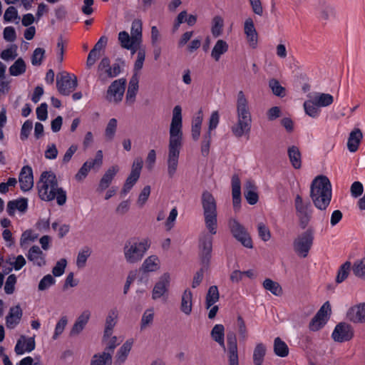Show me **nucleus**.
Returning <instances> with one entry per match:
<instances>
[{
	"instance_id": "f257e3e1",
	"label": "nucleus",
	"mask_w": 365,
	"mask_h": 365,
	"mask_svg": "<svg viewBox=\"0 0 365 365\" xmlns=\"http://www.w3.org/2000/svg\"><path fill=\"white\" fill-rule=\"evenodd\" d=\"M204 222L206 229L210 233H202L199 239V258L201 264L208 267L212 251V237L217 231V201L209 191H204L201 196Z\"/></svg>"
},
{
	"instance_id": "f03ea898",
	"label": "nucleus",
	"mask_w": 365,
	"mask_h": 365,
	"mask_svg": "<svg viewBox=\"0 0 365 365\" xmlns=\"http://www.w3.org/2000/svg\"><path fill=\"white\" fill-rule=\"evenodd\" d=\"M182 139V108L180 106H175L173 109L172 119L169 128V140L166 158L167 175L170 179L175 177L178 173Z\"/></svg>"
},
{
	"instance_id": "7ed1b4c3",
	"label": "nucleus",
	"mask_w": 365,
	"mask_h": 365,
	"mask_svg": "<svg viewBox=\"0 0 365 365\" xmlns=\"http://www.w3.org/2000/svg\"><path fill=\"white\" fill-rule=\"evenodd\" d=\"M36 187L41 200L46 202L56 200L60 206L66 204V192L59 185L56 176L53 172H43L37 182Z\"/></svg>"
},
{
	"instance_id": "20e7f679",
	"label": "nucleus",
	"mask_w": 365,
	"mask_h": 365,
	"mask_svg": "<svg viewBox=\"0 0 365 365\" xmlns=\"http://www.w3.org/2000/svg\"><path fill=\"white\" fill-rule=\"evenodd\" d=\"M237 121L231 127L232 134L237 138L249 134L251 129L252 115L247 96L240 91L236 96Z\"/></svg>"
},
{
	"instance_id": "39448f33",
	"label": "nucleus",
	"mask_w": 365,
	"mask_h": 365,
	"mask_svg": "<svg viewBox=\"0 0 365 365\" xmlns=\"http://www.w3.org/2000/svg\"><path fill=\"white\" fill-rule=\"evenodd\" d=\"M310 197L317 209L324 210L327 208L331 200V185L327 177L319 175L313 180Z\"/></svg>"
},
{
	"instance_id": "423d86ee",
	"label": "nucleus",
	"mask_w": 365,
	"mask_h": 365,
	"mask_svg": "<svg viewBox=\"0 0 365 365\" xmlns=\"http://www.w3.org/2000/svg\"><path fill=\"white\" fill-rule=\"evenodd\" d=\"M150 246V242L147 239L137 237L128 239L123 247L125 262L129 264H138L143 259Z\"/></svg>"
},
{
	"instance_id": "0eeeda50",
	"label": "nucleus",
	"mask_w": 365,
	"mask_h": 365,
	"mask_svg": "<svg viewBox=\"0 0 365 365\" xmlns=\"http://www.w3.org/2000/svg\"><path fill=\"white\" fill-rule=\"evenodd\" d=\"M334 102V97L329 93L313 92L307 96L303 107L305 113L312 118H317L321 113V108L327 107Z\"/></svg>"
},
{
	"instance_id": "6e6552de",
	"label": "nucleus",
	"mask_w": 365,
	"mask_h": 365,
	"mask_svg": "<svg viewBox=\"0 0 365 365\" xmlns=\"http://www.w3.org/2000/svg\"><path fill=\"white\" fill-rule=\"evenodd\" d=\"M137 44L143 42V26L140 19H135L131 24L130 35L125 31H120L118 34V41L119 43L127 45L128 41Z\"/></svg>"
},
{
	"instance_id": "1a4fd4ad",
	"label": "nucleus",
	"mask_w": 365,
	"mask_h": 365,
	"mask_svg": "<svg viewBox=\"0 0 365 365\" xmlns=\"http://www.w3.org/2000/svg\"><path fill=\"white\" fill-rule=\"evenodd\" d=\"M228 227L232 236L244 247L249 249L253 247L252 240L250 234L238 220L235 218L230 219Z\"/></svg>"
},
{
	"instance_id": "9d476101",
	"label": "nucleus",
	"mask_w": 365,
	"mask_h": 365,
	"mask_svg": "<svg viewBox=\"0 0 365 365\" xmlns=\"http://www.w3.org/2000/svg\"><path fill=\"white\" fill-rule=\"evenodd\" d=\"M77 86L78 79L74 74L62 72L57 75L56 88L61 95L69 96Z\"/></svg>"
},
{
	"instance_id": "9b49d317",
	"label": "nucleus",
	"mask_w": 365,
	"mask_h": 365,
	"mask_svg": "<svg viewBox=\"0 0 365 365\" xmlns=\"http://www.w3.org/2000/svg\"><path fill=\"white\" fill-rule=\"evenodd\" d=\"M172 277L170 273H163L155 282L151 292L152 299H165L168 296Z\"/></svg>"
},
{
	"instance_id": "f8f14e48",
	"label": "nucleus",
	"mask_w": 365,
	"mask_h": 365,
	"mask_svg": "<svg viewBox=\"0 0 365 365\" xmlns=\"http://www.w3.org/2000/svg\"><path fill=\"white\" fill-rule=\"evenodd\" d=\"M314 234L311 230H307L299 235L293 242L294 252L301 257H306L312 247Z\"/></svg>"
},
{
	"instance_id": "ddd939ff",
	"label": "nucleus",
	"mask_w": 365,
	"mask_h": 365,
	"mask_svg": "<svg viewBox=\"0 0 365 365\" xmlns=\"http://www.w3.org/2000/svg\"><path fill=\"white\" fill-rule=\"evenodd\" d=\"M120 73V65L118 63H115L110 66V59L108 57L103 58L98 66V78L102 81L116 77Z\"/></svg>"
},
{
	"instance_id": "4468645a",
	"label": "nucleus",
	"mask_w": 365,
	"mask_h": 365,
	"mask_svg": "<svg viewBox=\"0 0 365 365\" xmlns=\"http://www.w3.org/2000/svg\"><path fill=\"white\" fill-rule=\"evenodd\" d=\"M125 83L126 81L123 78L115 80L112 82L106 93V101L114 104L119 103L122 101L125 93Z\"/></svg>"
},
{
	"instance_id": "2eb2a0df",
	"label": "nucleus",
	"mask_w": 365,
	"mask_h": 365,
	"mask_svg": "<svg viewBox=\"0 0 365 365\" xmlns=\"http://www.w3.org/2000/svg\"><path fill=\"white\" fill-rule=\"evenodd\" d=\"M46 254L37 245L32 246L26 254V257L34 266L42 267L46 264Z\"/></svg>"
},
{
	"instance_id": "dca6fc26",
	"label": "nucleus",
	"mask_w": 365,
	"mask_h": 365,
	"mask_svg": "<svg viewBox=\"0 0 365 365\" xmlns=\"http://www.w3.org/2000/svg\"><path fill=\"white\" fill-rule=\"evenodd\" d=\"M23 316V311L19 304L10 307L6 316V326L9 329L16 328L20 323Z\"/></svg>"
},
{
	"instance_id": "f3484780",
	"label": "nucleus",
	"mask_w": 365,
	"mask_h": 365,
	"mask_svg": "<svg viewBox=\"0 0 365 365\" xmlns=\"http://www.w3.org/2000/svg\"><path fill=\"white\" fill-rule=\"evenodd\" d=\"M244 32L249 46L255 48L257 46L258 35L255 27L254 21L251 18H247L244 23Z\"/></svg>"
},
{
	"instance_id": "a211bd4d",
	"label": "nucleus",
	"mask_w": 365,
	"mask_h": 365,
	"mask_svg": "<svg viewBox=\"0 0 365 365\" xmlns=\"http://www.w3.org/2000/svg\"><path fill=\"white\" fill-rule=\"evenodd\" d=\"M36 342L34 337H26L22 335L17 340L14 351L17 355H22L26 352H31L34 350Z\"/></svg>"
},
{
	"instance_id": "6ab92c4d",
	"label": "nucleus",
	"mask_w": 365,
	"mask_h": 365,
	"mask_svg": "<svg viewBox=\"0 0 365 365\" xmlns=\"http://www.w3.org/2000/svg\"><path fill=\"white\" fill-rule=\"evenodd\" d=\"M21 189L23 191H29L34 186V178L32 169L29 166H24L19 177Z\"/></svg>"
},
{
	"instance_id": "aec40b11",
	"label": "nucleus",
	"mask_w": 365,
	"mask_h": 365,
	"mask_svg": "<svg viewBox=\"0 0 365 365\" xmlns=\"http://www.w3.org/2000/svg\"><path fill=\"white\" fill-rule=\"evenodd\" d=\"M351 327L345 323L337 324L332 333V338L334 341L342 342L348 341L352 337Z\"/></svg>"
},
{
	"instance_id": "412c9836",
	"label": "nucleus",
	"mask_w": 365,
	"mask_h": 365,
	"mask_svg": "<svg viewBox=\"0 0 365 365\" xmlns=\"http://www.w3.org/2000/svg\"><path fill=\"white\" fill-rule=\"evenodd\" d=\"M346 317L354 323H365V302L350 307Z\"/></svg>"
},
{
	"instance_id": "4be33fe9",
	"label": "nucleus",
	"mask_w": 365,
	"mask_h": 365,
	"mask_svg": "<svg viewBox=\"0 0 365 365\" xmlns=\"http://www.w3.org/2000/svg\"><path fill=\"white\" fill-rule=\"evenodd\" d=\"M193 307V294L190 288L184 289L180 297V311L185 314L189 316L192 312Z\"/></svg>"
},
{
	"instance_id": "5701e85b",
	"label": "nucleus",
	"mask_w": 365,
	"mask_h": 365,
	"mask_svg": "<svg viewBox=\"0 0 365 365\" xmlns=\"http://www.w3.org/2000/svg\"><path fill=\"white\" fill-rule=\"evenodd\" d=\"M91 317V312L88 310L83 311L76 319L71 331V336H78L86 327Z\"/></svg>"
},
{
	"instance_id": "b1692460",
	"label": "nucleus",
	"mask_w": 365,
	"mask_h": 365,
	"mask_svg": "<svg viewBox=\"0 0 365 365\" xmlns=\"http://www.w3.org/2000/svg\"><path fill=\"white\" fill-rule=\"evenodd\" d=\"M118 171L119 167L118 165H112L107 169L99 181L98 190L103 192L106 190L111 184Z\"/></svg>"
},
{
	"instance_id": "393cba45",
	"label": "nucleus",
	"mask_w": 365,
	"mask_h": 365,
	"mask_svg": "<svg viewBox=\"0 0 365 365\" xmlns=\"http://www.w3.org/2000/svg\"><path fill=\"white\" fill-rule=\"evenodd\" d=\"M120 341L118 338L113 335V331L103 330V334L102 337V344L105 347L103 351H108L113 355V352L115 349L120 344Z\"/></svg>"
},
{
	"instance_id": "a878e982",
	"label": "nucleus",
	"mask_w": 365,
	"mask_h": 365,
	"mask_svg": "<svg viewBox=\"0 0 365 365\" xmlns=\"http://www.w3.org/2000/svg\"><path fill=\"white\" fill-rule=\"evenodd\" d=\"M133 346V339H129L126 340L121 346L118 349L115 356V364L122 365L123 364L132 349Z\"/></svg>"
},
{
	"instance_id": "bb28decb",
	"label": "nucleus",
	"mask_w": 365,
	"mask_h": 365,
	"mask_svg": "<svg viewBox=\"0 0 365 365\" xmlns=\"http://www.w3.org/2000/svg\"><path fill=\"white\" fill-rule=\"evenodd\" d=\"M228 363H238L239 356L237 351V339L234 333H230L227 336Z\"/></svg>"
},
{
	"instance_id": "cd10ccee",
	"label": "nucleus",
	"mask_w": 365,
	"mask_h": 365,
	"mask_svg": "<svg viewBox=\"0 0 365 365\" xmlns=\"http://www.w3.org/2000/svg\"><path fill=\"white\" fill-rule=\"evenodd\" d=\"M140 269L144 273L156 272L160 269V259L157 255H150L145 259Z\"/></svg>"
},
{
	"instance_id": "c85d7f7f",
	"label": "nucleus",
	"mask_w": 365,
	"mask_h": 365,
	"mask_svg": "<svg viewBox=\"0 0 365 365\" xmlns=\"http://www.w3.org/2000/svg\"><path fill=\"white\" fill-rule=\"evenodd\" d=\"M139 88V79L136 76H132L125 94V103L128 106L133 105L135 101L136 95Z\"/></svg>"
},
{
	"instance_id": "c756f323",
	"label": "nucleus",
	"mask_w": 365,
	"mask_h": 365,
	"mask_svg": "<svg viewBox=\"0 0 365 365\" xmlns=\"http://www.w3.org/2000/svg\"><path fill=\"white\" fill-rule=\"evenodd\" d=\"M232 196L234 209L238 210L241 203V183L237 175L232 178Z\"/></svg>"
},
{
	"instance_id": "7c9ffc66",
	"label": "nucleus",
	"mask_w": 365,
	"mask_h": 365,
	"mask_svg": "<svg viewBox=\"0 0 365 365\" xmlns=\"http://www.w3.org/2000/svg\"><path fill=\"white\" fill-rule=\"evenodd\" d=\"M363 138V134L360 129L354 128L349 134L347 140V148L351 153L356 152Z\"/></svg>"
},
{
	"instance_id": "2f4dec72",
	"label": "nucleus",
	"mask_w": 365,
	"mask_h": 365,
	"mask_svg": "<svg viewBox=\"0 0 365 365\" xmlns=\"http://www.w3.org/2000/svg\"><path fill=\"white\" fill-rule=\"evenodd\" d=\"M28 208V201L25 198L9 201L7 204L6 211L10 216H13L16 210L24 213Z\"/></svg>"
},
{
	"instance_id": "473e14b6",
	"label": "nucleus",
	"mask_w": 365,
	"mask_h": 365,
	"mask_svg": "<svg viewBox=\"0 0 365 365\" xmlns=\"http://www.w3.org/2000/svg\"><path fill=\"white\" fill-rule=\"evenodd\" d=\"M245 197L250 205H255L258 201L257 187L252 180H247L245 185Z\"/></svg>"
},
{
	"instance_id": "72a5a7b5",
	"label": "nucleus",
	"mask_w": 365,
	"mask_h": 365,
	"mask_svg": "<svg viewBox=\"0 0 365 365\" xmlns=\"http://www.w3.org/2000/svg\"><path fill=\"white\" fill-rule=\"evenodd\" d=\"M228 49L227 42L223 39H218L211 51L210 56L215 61H218L221 56L228 51Z\"/></svg>"
},
{
	"instance_id": "f704fd0d",
	"label": "nucleus",
	"mask_w": 365,
	"mask_h": 365,
	"mask_svg": "<svg viewBox=\"0 0 365 365\" xmlns=\"http://www.w3.org/2000/svg\"><path fill=\"white\" fill-rule=\"evenodd\" d=\"M119 311L116 307H113L108 310L106 319L103 330L113 331L115 325L118 322Z\"/></svg>"
},
{
	"instance_id": "c9c22d12",
	"label": "nucleus",
	"mask_w": 365,
	"mask_h": 365,
	"mask_svg": "<svg viewBox=\"0 0 365 365\" xmlns=\"http://www.w3.org/2000/svg\"><path fill=\"white\" fill-rule=\"evenodd\" d=\"M111 353L108 351H101L95 354L91 359L90 365H111Z\"/></svg>"
},
{
	"instance_id": "e433bc0d",
	"label": "nucleus",
	"mask_w": 365,
	"mask_h": 365,
	"mask_svg": "<svg viewBox=\"0 0 365 365\" xmlns=\"http://www.w3.org/2000/svg\"><path fill=\"white\" fill-rule=\"evenodd\" d=\"M289 161L295 169H299L302 167V155L299 149L294 145L290 146L287 150Z\"/></svg>"
},
{
	"instance_id": "4c0bfd02",
	"label": "nucleus",
	"mask_w": 365,
	"mask_h": 365,
	"mask_svg": "<svg viewBox=\"0 0 365 365\" xmlns=\"http://www.w3.org/2000/svg\"><path fill=\"white\" fill-rule=\"evenodd\" d=\"M202 120V111L199 110L192 120V137L195 140L200 138Z\"/></svg>"
},
{
	"instance_id": "58836bf2",
	"label": "nucleus",
	"mask_w": 365,
	"mask_h": 365,
	"mask_svg": "<svg viewBox=\"0 0 365 365\" xmlns=\"http://www.w3.org/2000/svg\"><path fill=\"white\" fill-rule=\"evenodd\" d=\"M212 339L225 348V328L222 324H216L211 331Z\"/></svg>"
},
{
	"instance_id": "ea45409f",
	"label": "nucleus",
	"mask_w": 365,
	"mask_h": 365,
	"mask_svg": "<svg viewBox=\"0 0 365 365\" xmlns=\"http://www.w3.org/2000/svg\"><path fill=\"white\" fill-rule=\"evenodd\" d=\"M26 70V64L23 58H19L9 68V74L19 76L24 74Z\"/></svg>"
},
{
	"instance_id": "a19ab883",
	"label": "nucleus",
	"mask_w": 365,
	"mask_h": 365,
	"mask_svg": "<svg viewBox=\"0 0 365 365\" xmlns=\"http://www.w3.org/2000/svg\"><path fill=\"white\" fill-rule=\"evenodd\" d=\"M224 19L220 16H215L212 19L211 33L213 37L217 38L223 33Z\"/></svg>"
},
{
	"instance_id": "79ce46f5",
	"label": "nucleus",
	"mask_w": 365,
	"mask_h": 365,
	"mask_svg": "<svg viewBox=\"0 0 365 365\" xmlns=\"http://www.w3.org/2000/svg\"><path fill=\"white\" fill-rule=\"evenodd\" d=\"M220 298L219 291L217 286H211L207 291L205 299V306L207 309L215 304Z\"/></svg>"
},
{
	"instance_id": "37998d69",
	"label": "nucleus",
	"mask_w": 365,
	"mask_h": 365,
	"mask_svg": "<svg viewBox=\"0 0 365 365\" xmlns=\"http://www.w3.org/2000/svg\"><path fill=\"white\" fill-rule=\"evenodd\" d=\"M154 314L155 312L153 308H149L145 310L140 320L141 330H144L153 324L154 320Z\"/></svg>"
},
{
	"instance_id": "c03bdc74",
	"label": "nucleus",
	"mask_w": 365,
	"mask_h": 365,
	"mask_svg": "<svg viewBox=\"0 0 365 365\" xmlns=\"http://www.w3.org/2000/svg\"><path fill=\"white\" fill-rule=\"evenodd\" d=\"M266 353V347L265 346L262 344H257L256 346L255 347L254 351H253V364L254 365H262L264 357Z\"/></svg>"
},
{
	"instance_id": "a18cd8bd",
	"label": "nucleus",
	"mask_w": 365,
	"mask_h": 365,
	"mask_svg": "<svg viewBox=\"0 0 365 365\" xmlns=\"http://www.w3.org/2000/svg\"><path fill=\"white\" fill-rule=\"evenodd\" d=\"M274 351L278 356L285 357L289 354V348L284 341L277 337L274 341Z\"/></svg>"
},
{
	"instance_id": "49530a36",
	"label": "nucleus",
	"mask_w": 365,
	"mask_h": 365,
	"mask_svg": "<svg viewBox=\"0 0 365 365\" xmlns=\"http://www.w3.org/2000/svg\"><path fill=\"white\" fill-rule=\"evenodd\" d=\"M38 238V235L31 230L24 231L20 238V246L26 248Z\"/></svg>"
},
{
	"instance_id": "de8ad7c7",
	"label": "nucleus",
	"mask_w": 365,
	"mask_h": 365,
	"mask_svg": "<svg viewBox=\"0 0 365 365\" xmlns=\"http://www.w3.org/2000/svg\"><path fill=\"white\" fill-rule=\"evenodd\" d=\"M145 58V50L140 49L138 51L136 60L133 66V75L136 76L137 78L139 79L140 71L143 66V63Z\"/></svg>"
},
{
	"instance_id": "09e8293b",
	"label": "nucleus",
	"mask_w": 365,
	"mask_h": 365,
	"mask_svg": "<svg viewBox=\"0 0 365 365\" xmlns=\"http://www.w3.org/2000/svg\"><path fill=\"white\" fill-rule=\"evenodd\" d=\"M262 285L266 290L269 291L275 296H280L282 294V289L279 284L270 279H266Z\"/></svg>"
},
{
	"instance_id": "8fccbe9b",
	"label": "nucleus",
	"mask_w": 365,
	"mask_h": 365,
	"mask_svg": "<svg viewBox=\"0 0 365 365\" xmlns=\"http://www.w3.org/2000/svg\"><path fill=\"white\" fill-rule=\"evenodd\" d=\"M118 126V121L115 118H111L108 120L105 129V138L107 140H112L115 135Z\"/></svg>"
},
{
	"instance_id": "3c124183",
	"label": "nucleus",
	"mask_w": 365,
	"mask_h": 365,
	"mask_svg": "<svg viewBox=\"0 0 365 365\" xmlns=\"http://www.w3.org/2000/svg\"><path fill=\"white\" fill-rule=\"evenodd\" d=\"M351 262L349 261L344 262L343 264L340 266L336 277V283H341L348 277L351 269Z\"/></svg>"
},
{
	"instance_id": "603ef678",
	"label": "nucleus",
	"mask_w": 365,
	"mask_h": 365,
	"mask_svg": "<svg viewBox=\"0 0 365 365\" xmlns=\"http://www.w3.org/2000/svg\"><path fill=\"white\" fill-rule=\"evenodd\" d=\"M91 249L88 247H84L79 251L76 258V266L78 268L81 269L86 266L87 259L91 255Z\"/></svg>"
},
{
	"instance_id": "864d4df0",
	"label": "nucleus",
	"mask_w": 365,
	"mask_h": 365,
	"mask_svg": "<svg viewBox=\"0 0 365 365\" xmlns=\"http://www.w3.org/2000/svg\"><path fill=\"white\" fill-rule=\"evenodd\" d=\"M55 278L50 274L45 275L38 284L39 291H45L56 284Z\"/></svg>"
},
{
	"instance_id": "5fc2aeb1",
	"label": "nucleus",
	"mask_w": 365,
	"mask_h": 365,
	"mask_svg": "<svg viewBox=\"0 0 365 365\" xmlns=\"http://www.w3.org/2000/svg\"><path fill=\"white\" fill-rule=\"evenodd\" d=\"M67 324H68L67 317L63 316L59 319V320L57 322V323L55 326L54 332H53V334L52 336V339L53 340L57 339L59 337V336L62 334Z\"/></svg>"
},
{
	"instance_id": "6e6d98bb",
	"label": "nucleus",
	"mask_w": 365,
	"mask_h": 365,
	"mask_svg": "<svg viewBox=\"0 0 365 365\" xmlns=\"http://www.w3.org/2000/svg\"><path fill=\"white\" fill-rule=\"evenodd\" d=\"M259 237L263 242H267L271 239L272 235L269 228L263 222H259L257 225Z\"/></svg>"
},
{
	"instance_id": "4d7b16f0",
	"label": "nucleus",
	"mask_w": 365,
	"mask_h": 365,
	"mask_svg": "<svg viewBox=\"0 0 365 365\" xmlns=\"http://www.w3.org/2000/svg\"><path fill=\"white\" fill-rule=\"evenodd\" d=\"M8 263L16 270H20L26 263L23 255L13 256L9 258Z\"/></svg>"
},
{
	"instance_id": "13d9d810",
	"label": "nucleus",
	"mask_w": 365,
	"mask_h": 365,
	"mask_svg": "<svg viewBox=\"0 0 365 365\" xmlns=\"http://www.w3.org/2000/svg\"><path fill=\"white\" fill-rule=\"evenodd\" d=\"M151 188L150 185H145L140 191L136 204L139 207H143L147 202L150 195Z\"/></svg>"
},
{
	"instance_id": "bf43d9fd",
	"label": "nucleus",
	"mask_w": 365,
	"mask_h": 365,
	"mask_svg": "<svg viewBox=\"0 0 365 365\" xmlns=\"http://www.w3.org/2000/svg\"><path fill=\"white\" fill-rule=\"evenodd\" d=\"M352 269L356 277L365 279V257L361 260L356 261L354 263Z\"/></svg>"
},
{
	"instance_id": "052dcab7",
	"label": "nucleus",
	"mask_w": 365,
	"mask_h": 365,
	"mask_svg": "<svg viewBox=\"0 0 365 365\" xmlns=\"http://www.w3.org/2000/svg\"><path fill=\"white\" fill-rule=\"evenodd\" d=\"M139 177L136 176L133 174L130 173L129 176L127 178L124 185L121 190V194L125 196L128 194V192L131 190L135 182L138 181Z\"/></svg>"
},
{
	"instance_id": "680f3d73",
	"label": "nucleus",
	"mask_w": 365,
	"mask_h": 365,
	"mask_svg": "<svg viewBox=\"0 0 365 365\" xmlns=\"http://www.w3.org/2000/svg\"><path fill=\"white\" fill-rule=\"evenodd\" d=\"M269 86L275 96L279 97H284L285 96V88L282 87L276 79H271L269 82Z\"/></svg>"
},
{
	"instance_id": "e2e57ef3",
	"label": "nucleus",
	"mask_w": 365,
	"mask_h": 365,
	"mask_svg": "<svg viewBox=\"0 0 365 365\" xmlns=\"http://www.w3.org/2000/svg\"><path fill=\"white\" fill-rule=\"evenodd\" d=\"M45 50L42 48H36L31 56V63L33 66H40L45 56Z\"/></svg>"
},
{
	"instance_id": "0e129e2a",
	"label": "nucleus",
	"mask_w": 365,
	"mask_h": 365,
	"mask_svg": "<svg viewBox=\"0 0 365 365\" xmlns=\"http://www.w3.org/2000/svg\"><path fill=\"white\" fill-rule=\"evenodd\" d=\"M67 261L66 259H59L52 269V274L54 277H61L65 272Z\"/></svg>"
},
{
	"instance_id": "69168bd1",
	"label": "nucleus",
	"mask_w": 365,
	"mask_h": 365,
	"mask_svg": "<svg viewBox=\"0 0 365 365\" xmlns=\"http://www.w3.org/2000/svg\"><path fill=\"white\" fill-rule=\"evenodd\" d=\"M19 19L17 9L14 6H9L5 11L4 14V20L5 22H12Z\"/></svg>"
},
{
	"instance_id": "338daca9",
	"label": "nucleus",
	"mask_w": 365,
	"mask_h": 365,
	"mask_svg": "<svg viewBox=\"0 0 365 365\" xmlns=\"http://www.w3.org/2000/svg\"><path fill=\"white\" fill-rule=\"evenodd\" d=\"M103 152L99 150L96 152V156L93 159H91L85 162L87 165L88 164V167L92 169L94 168H100L103 164Z\"/></svg>"
},
{
	"instance_id": "774afa93",
	"label": "nucleus",
	"mask_w": 365,
	"mask_h": 365,
	"mask_svg": "<svg viewBox=\"0 0 365 365\" xmlns=\"http://www.w3.org/2000/svg\"><path fill=\"white\" fill-rule=\"evenodd\" d=\"M130 209V201L125 200L121 201L115 207V212L117 215L123 216L128 213Z\"/></svg>"
}]
</instances>
